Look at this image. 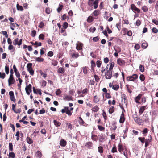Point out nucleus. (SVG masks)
<instances>
[{
	"label": "nucleus",
	"instance_id": "ea45409f",
	"mask_svg": "<svg viewBox=\"0 0 158 158\" xmlns=\"http://www.w3.org/2000/svg\"><path fill=\"white\" fill-rule=\"evenodd\" d=\"M98 150L99 152L100 153H102L103 152V148L102 146H99L98 148Z\"/></svg>",
	"mask_w": 158,
	"mask_h": 158
},
{
	"label": "nucleus",
	"instance_id": "aec40b11",
	"mask_svg": "<svg viewBox=\"0 0 158 158\" xmlns=\"http://www.w3.org/2000/svg\"><path fill=\"white\" fill-rule=\"evenodd\" d=\"M110 64H108L106 68H105L104 67H102V70H101V72L102 73V74L103 73L107 71L108 70L109 67V66Z\"/></svg>",
	"mask_w": 158,
	"mask_h": 158
},
{
	"label": "nucleus",
	"instance_id": "5fc2aeb1",
	"mask_svg": "<svg viewBox=\"0 0 158 158\" xmlns=\"http://www.w3.org/2000/svg\"><path fill=\"white\" fill-rule=\"evenodd\" d=\"M36 33V31L35 30H33L31 31V36H32V37H34L35 36Z\"/></svg>",
	"mask_w": 158,
	"mask_h": 158
},
{
	"label": "nucleus",
	"instance_id": "bb28decb",
	"mask_svg": "<svg viewBox=\"0 0 158 158\" xmlns=\"http://www.w3.org/2000/svg\"><path fill=\"white\" fill-rule=\"evenodd\" d=\"M100 100V98L97 95H95L94 97L93 102L95 103L98 102Z\"/></svg>",
	"mask_w": 158,
	"mask_h": 158
},
{
	"label": "nucleus",
	"instance_id": "c03bdc74",
	"mask_svg": "<svg viewBox=\"0 0 158 158\" xmlns=\"http://www.w3.org/2000/svg\"><path fill=\"white\" fill-rule=\"evenodd\" d=\"M35 60L38 62H43L44 61V59L42 58L39 57L36 58Z\"/></svg>",
	"mask_w": 158,
	"mask_h": 158
},
{
	"label": "nucleus",
	"instance_id": "5701e85b",
	"mask_svg": "<svg viewBox=\"0 0 158 158\" xmlns=\"http://www.w3.org/2000/svg\"><path fill=\"white\" fill-rule=\"evenodd\" d=\"M15 73L16 77L18 78L19 83H21V82H23V80L20 78V73L18 71Z\"/></svg>",
	"mask_w": 158,
	"mask_h": 158
},
{
	"label": "nucleus",
	"instance_id": "f257e3e1",
	"mask_svg": "<svg viewBox=\"0 0 158 158\" xmlns=\"http://www.w3.org/2000/svg\"><path fill=\"white\" fill-rule=\"evenodd\" d=\"M27 69L29 72L30 74L33 76L34 73V71L32 68V63H28L27 66Z\"/></svg>",
	"mask_w": 158,
	"mask_h": 158
},
{
	"label": "nucleus",
	"instance_id": "b1692460",
	"mask_svg": "<svg viewBox=\"0 0 158 158\" xmlns=\"http://www.w3.org/2000/svg\"><path fill=\"white\" fill-rule=\"evenodd\" d=\"M118 150L121 153H122V152L123 151L124 148L121 143H119L118 146Z\"/></svg>",
	"mask_w": 158,
	"mask_h": 158
},
{
	"label": "nucleus",
	"instance_id": "7ed1b4c3",
	"mask_svg": "<svg viewBox=\"0 0 158 158\" xmlns=\"http://www.w3.org/2000/svg\"><path fill=\"white\" fill-rule=\"evenodd\" d=\"M122 104L123 105H125L126 106H127V99L126 95L123 94L122 95Z\"/></svg>",
	"mask_w": 158,
	"mask_h": 158
},
{
	"label": "nucleus",
	"instance_id": "473e14b6",
	"mask_svg": "<svg viewBox=\"0 0 158 158\" xmlns=\"http://www.w3.org/2000/svg\"><path fill=\"white\" fill-rule=\"evenodd\" d=\"M114 110L115 108L114 106H111L110 107L109 110V113L110 114H112L114 111Z\"/></svg>",
	"mask_w": 158,
	"mask_h": 158
},
{
	"label": "nucleus",
	"instance_id": "9d476101",
	"mask_svg": "<svg viewBox=\"0 0 158 158\" xmlns=\"http://www.w3.org/2000/svg\"><path fill=\"white\" fill-rule=\"evenodd\" d=\"M131 9L135 13H136V12L138 13H139L140 12V10L137 8L135 5L133 4H132L131 5Z\"/></svg>",
	"mask_w": 158,
	"mask_h": 158
},
{
	"label": "nucleus",
	"instance_id": "c9c22d12",
	"mask_svg": "<svg viewBox=\"0 0 158 158\" xmlns=\"http://www.w3.org/2000/svg\"><path fill=\"white\" fill-rule=\"evenodd\" d=\"M99 109V108L98 107V106L97 105H96L92 108V111L94 112H98Z\"/></svg>",
	"mask_w": 158,
	"mask_h": 158
},
{
	"label": "nucleus",
	"instance_id": "6e6552de",
	"mask_svg": "<svg viewBox=\"0 0 158 158\" xmlns=\"http://www.w3.org/2000/svg\"><path fill=\"white\" fill-rule=\"evenodd\" d=\"M134 120L137 124L139 125H142L143 123V120L140 119L139 117L137 118H135Z\"/></svg>",
	"mask_w": 158,
	"mask_h": 158
},
{
	"label": "nucleus",
	"instance_id": "9b49d317",
	"mask_svg": "<svg viewBox=\"0 0 158 158\" xmlns=\"http://www.w3.org/2000/svg\"><path fill=\"white\" fill-rule=\"evenodd\" d=\"M8 82L9 85V86L15 83V80L13 77V76H10L8 80Z\"/></svg>",
	"mask_w": 158,
	"mask_h": 158
},
{
	"label": "nucleus",
	"instance_id": "4c0bfd02",
	"mask_svg": "<svg viewBox=\"0 0 158 158\" xmlns=\"http://www.w3.org/2000/svg\"><path fill=\"white\" fill-rule=\"evenodd\" d=\"M138 139L141 142V144L143 145L144 143L145 138L144 137H139L138 138Z\"/></svg>",
	"mask_w": 158,
	"mask_h": 158
},
{
	"label": "nucleus",
	"instance_id": "a18cd8bd",
	"mask_svg": "<svg viewBox=\"0 0 158 158\" xmlns=\"http://www.w3.org/2000/svg\"><path fill=\"white\" fill-rule=\"evenodd\" d=\"M114 63L113 62H112L110 63V64L109 65V70L112 71V70L113 69V68L114 66Z\"/></svg>",
	"mask_w": 158,
	"mask_h": 158
},
{
	"label": "nucleus",
	"instance_id": "338daca9",
	"mask_svg": "<svg viewBox=\"0 0 158 158\" xmlns=\"http://www.w3.org/2000/svg\"><path fill=\"white\" fill-rule=\"evenodd\" d=\"M102 62L100 60H98L96 62V65L97 67L100 68L101 66Z\"/></svg>",
	"mask_w": 158,
	"mask_h": 158
},
{
	"label": "nucleus",
	"instance_id": "2eb2a0df",
	"mask_svg": "<svg viewBox=\"0 0 158 158\" xmlns=\"http://www.w3.org/2000/svg\"><path fill=\"white\" fill-rule=\"evenodd\" d=\"M83 45V44L82 43L79 42L77 44L76 48L78 50L82 51V47Z\"/></svg>",
	"mask_w": 158,
	"mask_h": 158
},
{
	"label": "nucleus",
	"instance_id": "6e6d98bb",
	"mask_svg": "<svg viewBox=\"0 0 158 158\" xmlns=\"http://www.w3.org/2000/svg\"><path fill=\"white\" fill-rule=\"evenodd\" d=\"M44 23L43 22L41 21L39 23V24L38 26V27L41 28H42L44 27Z\"/></svg>",
	"mask_w": 158,
	"mask_h": 158
},
{
	"label": "nucleus",
	"instance_id": "603ef678",
	"mask_svg": "<svg viewBox=\"0 0 158 158\" xmlns=\"http://www.w3.org/2000/svg\"><path fill=\"white\" fill-rule=\"evenodd\" d=\"M123 155L126 158H128V151L126 148L125 149V150L123 152Z\"/></svg>",
	"mask_w": 158,
	"mask_h": 158
},
{
	"label": "nucleus",
	"instance_id": "680f3d73",
	"mask_svg": "<svg viewBox=\"0 0 158 158\" xmlns=\"http://www.w3.org/2000/svg\"><path fill=\"white\" fill-rule=\"evenodd\" d=\"M98 128L99 129V130L100 131H104L105 129V128L104 127H102V126H101L100 125H98Z\"/></svg>",
	"mask_w": 158,
	"mask_h": 158
},
{
	"label": "nucleus",
	"instance_id": "0eeeda50",
	"mask_svg": "<svg viewBox=\"0 0 158 158\" xmlns=\"http://www.w3.org/2000/svg\"><path fill=\"white\" fill-rule=\"evenodd\" d=\"M100 14V11L98 10H94L91 15L93 16L94 19H97L98 18V16Z\"/></svg>",
	"mask_w": 158,
	"mask_h": 158
},
{
	"label": "nucleus",
	"instance_id": "2f4dec72",
	"mask_svg": "<svg viewBox=\"0 0 158 158\" xmlns=\"http://www.w3.org/2000/svg\"><path fill=\"white\" fill-rule=\"evenodd\" d=\"M27 142L29 144H31L33 142V140L30 137H27L26 139Z\"/></svg>",
	"mask_w": 158,
	"mask_h": 158
},
{
	"label": "nucleus",
	"instance_id": "f704fd0d",
	"mask_svg": "<svg viewBox=\"0 0 158 158\" xmlns=\"http://www.w3.org/2000/svg\"><path fill=\"white\" fill-rule=\"evenodd\" d=\"M65 70L64 69L63 67H60L59 68L58 70V72L59 73H60L62 74H63L64 73Z\"/></svg>",
	"mask_w": 158,
	"mask_h": 158
},
{
	"label": "nucleus",
	"instance_id": "4468645a",
	"mask_svg": "<svg viewBox=\"0 0 158 158\" xmlns=\"http://www.w3.org/2000/svg\"><path fill=\"white\" fill-rule=\"evenodd\" d=\"M142 96V94H140L135 98V101L136 103L140 104V102H139V101L140 99Z\"/></svg>",
	"mask_w": 158,
	"mask_h": 158
},
{
	"label": "nucleus",
	"instance_id": "a19ab883",
	"mask_svg": "<svg viewBox=\"0 0 158 158\" xmlns=\"http://www.w3.org/2000/svg\"><path fill=\"white\" fill-rule=\"evenodd\" d=\"M119 88V85H115L112 86V89L115 90H117Z\"/></svg>",
	"mask_w": 158,
	"mask_h": 158
},
{
	"label": "nucleus",
	"instance_id": "dca6fc26",
	"mask_svg": "<svg viewBox=\"0 0 158 158\" xmlns=\"http://www.w3.org/2000/svg\"><path fill=\"white\" fill-rule=\"evenodd\" d=\"M99 141L100 143H103L105 141V136L102 134L99 135Z\"/></svg>",
	"mask_w": 158,
	"mask_h": 158
},
{
	"label": "nucleus",
	"instance_id": "3c124183",
	"mask_svg": "<svg viewBox=\"0 0 158 158\" xmlns=\"http://www.w3.org/2000/svg\"><path fill=\"white\" fill-rule=\"evenodd\" d=\"M52 64L53 66H55L57 65L58 62L57 61L55 60H52Z\"/></svg>",
	"mask_w": 158,
	"mask_h": 158
},
{
	"label": "nucleus",
	"instance_id": "4be33fe9",
	"mask_svg": "<svg viewBox=\"0 0 158 158\" xmlns=\"http://www.w3.org/2000/svg\"><path fill=\"white\" fill-rule=\"evenodd\" d=\"M146 106H142L140 107L139 110V115H141L146 109Z\"/></svg>",
	"mask_w": 158,
	"mask_h": 158
},
{
	"label": "nucleus",
	"instance_id": "58836bf2",
	"mask_svg": "<svg viewBox=\"0 0 158 158\" xmlns=\"http://www.w3.org/2000/svg\"><path fill=\"white\" fill-rule=\"evenodd\" d=\"M15 154L14 152H11L9 153V158H15Z\"/></svg>",
	"mask_w": 158,
	"mask_h": 158
},
{
	"label": "nucleus",
	"instance_id": "69168bd1",
	"mask_svg": "<svg viewBox=\"0 0 158 158\" xmlns=\"http://www.w3.org/2000/svg\"><path fill=\"white\" fill-rule=\"evenodd\" d=\"M141 23V22L140 20H137L135 23V25L137 26H139Z\"/></svg>",
	"mask_w": 158,
	"mask_h": 158
},
{
	"label": "nucleus",
	"instance_id": "6ab92c4d",
	"mask_svg": "<svg viewBox=\"0 0 158 158\" xmlns=\"http://www.w3.org/2000/svg\"><path fill=\"white\" fill-rule=\"evenodd\" d=\"M123 30H124L125 31V33L123 35H125L126 32H127V34L128 36H131L132 35V33L131 30L128 31L127 29L126 28L123 29Z\"/></svg>",
	"mask_w": 158,
	"mask_h": 158
},
{
	"label": "nucleus",
	"instance_id": "8fccbe9b",
	"mask_svg": "<svg viewBox=\"0 0 158 158\" xmlns=\"http://www.w3.org/2000/svg\"><path fill=\"white\" fill-rule=\"evenodd\" d=\"M148 46V44L146 42L143 43L141 45L142 48L143 49H145Z\"/></svg>",
	"mask_w": 158,
	"mask_h": 158
},
{
	"label": "nucleus",
	"instance_id": "13d9d810",
	"mask_svg": "<svg viewBox=\"0 0 158 158\" xmlns=\"http://www.w3.org/2000/svg\"><path fill=\"white\" fill-rule=\"evenodd\" d=\"M94 0H89L88 4V5L90 6L91 7L93 6V3Z\"/></svg>",
	"mask_w": 158,
	"mask_h": 158
},
{
	"label": "nucleus",
	"instance_id": "39448f33",
	"mask_svg": "<svg viewBox=\"0 0 158 158\" xmlns=\"http://www.w3.org/2000/svg\"><path fill=\"white\" fill-rule=\"evenodd\" d=\"M105 76L106 79H110L112 77V71L109 70L105 72Z\"/></svg>",
	"mask_w": 158,
	"mask_h": 158
},
{
	"label": "nucleus",
	"instance_id": "de8ad7c7",
	"mask_svg": "<svg viewBox=\"0 0 158 158\" xmlns=\"http://www.w3.org/2000/svg\"><path fill=\"white\" fill-rule=\"evenodd\" d=\"M79 122L80 123V124L81 125H84V124L85 123V122L82 119V118L81 117H79Z\"/></svg>",
	"mask_w": 158,
	"mask_h": 158
},
{
	"label": "nucleus",
	"instance_id": "cd10ccee",
	"mask_svg": "<svg viewBox=\"0 0 158 158\" xmlns=\"http://www.w3.org/2000/svg\"><path fill=\"white\" fill-rule=\"evenodd\" d=\"M94 8L96 9L98 7V0H95L93 3Z\"/></svg>",
	"mask_w": 158,
	"mask_h": 158
},
{
	"label": "nucleus",
	"instance_id": "c85d7f7f",
	"mask_svg": "<svg viewBox=\"0 0 158 158\" xmlns=\"http://www.w3.org/2000/svg\"><path fill=\"white\" fill-rule=\"evenodd\" d=\"M42 154L38 150L36 152V156L37 157L41 158L42 156Z\"/></svg>",
	"mask_w": 158,
	"mask_h": 158
},
{
	"label": "nucleus",
	"instance_id": "7c9ffc66",
	"mask_svg": "<svg viewBox=\"0 0 158 158\" xmlns=\"http://www.w3.org/2000/svg\"><path fill=\"white\" fill-rule=\"evenodd\" d=\"M85 146L87 148H90L92 147L93 144L92 142H89L86 143Z\"/></svg>",
	"mask_w": 158,
	"mask_h": 158
},
{
	"label": "nucleus",
	"instance_id": "393cba45",
	"mask_svg": "<svg viewBox=\"0 0 158 158\" xmlns=\"http://www.w3.org/2000/svg\"><path fill=\"white\" fill-rule=\"evenodd\" d=\"M94 17L91 15L88 17L87 19V22L89 23H91L94 21Z\"/></svg>",
	"mask_w": 158,
	"mask_h": 158
},
{
	"label": "nucleus",
	"instance_id": "f8f14e48",
	"mask_svg": "<svg viewBox=\"0 0 158 158\" xmlns=\"http://www.w3.org/2000/svg\"><path fill=\"white\" fill-rule=\"evenodd\" d=\"M126 87L127 91L130 94L132 93V90L134 89V87L132 85H129L128 84L126 85Z\"/></svg>",
	"mask_w": 158,
	"mask_h": 158
},
{
	"label": "nucleus",
	"instance_id": "a878e982",
	"mask_svg": "<svg viewBox=\"0 0 158 158\" xmlns=\"http://www.w3.org/2000/svg\"><path fill=\"white\" fill-rule=\"evenodd\" d=\"M63 6L61 3H60L59 5V7L57 9V11L58 13H60L61 12L63 8Z\"/></svg>",
	"mask_w": 158,
	"mask_h": 158
},
{
	"label": "nucleus",
	"instance_id": "79ce46f5",
	"mask_svg": "<svg viewBox=\"0 0 158 158\" xmlns=\"http://www.w3.org/2000/svg\"><path fill=\"white\" fill-rule=\"evenodd\" d=\"M111 152L114 153L115 152H117V148L115 145H114V146L112 147V149L111 150Z\"/></svg>",
	"mask_w": 158,
	"mask_h": 158
},
{
	"label": "nucleus",
	"instance_id": "20e7f679",
	"mask_svg": "<svg viewBox=\"0 0 158 158\" xmlns=\"http://www.w3.org/2000/svg\"><path fill=\"white\" fill-rule=\"evenodd\" d=\"M61 112L62 113H65L69 116H71L72 114V113L69 109V107L67 106L64 107L63 109L61 110Z\"/></svg>",
	"mask_w": 158,
	"mask_h": 158
},
{
	"label": "nucleus",
	"instance_id": "72a5a7b5",
	"mask_svg": "<svg viewBox=\"0 0 158 158\" xmlns=\"http://www.w3.org/2000/svg\"><path fill=\"white\" fill-rule=\"evenodd\" d=\"M53 122L54 125L56 127L60 126L61 124L60 122H58V121L56 120H54L53 121Z\"/></svg>",
	"mask_w": 158,
	"mask_h": 158
},
{
	"label": "nucleus",
	"instance_id": "37998d69",
	"mask_svg": "<svg viewBox=\"0 0 158 158\" xmlns=\"http://www.w3.org/2000/svg\"><path fill=\"white\" fill-rule=\"evenodd\" d=\"M91 69L92 70H93L96 66L95 62L93 60H92L91 62Z\"/></svg>",
	"mask_w": 158,
	"mask_h": 158
},
{
	"label": "nucleus",
	"instance_id": "052dcab7",
	"mask_svg": "<svg viewBox=\"0 0 158 158\" xmlns=\"http://www.w3.org/2000/svg\"><path fill=\"white\" fill-rule=\"evenodd\" d=\"M114 49L115 51L117 52H120L121 51L120 48L119 47H117L116 48H114Z\"/></svg>",
	"mask_w": 158,
	"mask_h": 158
},
{
	"label": "nucleus",
	"instance_id": "e2e57ef3",
	"mask_svg": "<svg viewBox=\"0 0 158 158\" xmlns=\"http://www.w3.org/2000/svg\"><path fill=\"white\" fill-rule=\"evenodd\" d=\"M139 69L141 72H143L144 71V68L143 66L140 65L139 67Z\"/></svg>",
	"mask_w": 158,
	"mask_h": 158
},
{
	"label": "nucleus",
	"instance_id": "bf43d9fd",
	"mask_svg": "<svg viewBox=\"0 0 158 158\" xmlns=\"http://www.w3.org/2000/svg\"><path fill=\"white\" fill-rule=\"evenodd\" d=\"M5 70L6 74H8L9 71V67L7 66H6L5 68Z\"/></svg>",
	"mask_w": 158,
	"mask_h": 158
},
{
	"label": "nucleus",
	"instance_id": "864d4df0",
	"mask_svg": "<svg viewBox=\"0 0 158 158\" xmlns=\"http://www.w3.org/2000/svg\"><path fill=\"white\" fill-rule=\"evenodd\" d=\"M6 77V74L5 73H1L0 72V78L4 79Z\"/></svg>",
	"mask_w": 158,
	"mask_h": 158
},
{
	"label": "nucleus",
	"instance_id": "ddd939ff",
	"mask_svg": "<svg viewBox=\"0 0 158 158\" xmlns=\"http://www.w3.org/2000/svg\"><path fill=\"white\" fill-rule=\"evenodd\" d=\"M63 100L67 101H73V98L71 96L64 94L63 97Z\"/></svg>",
	"mask_w": 158,
	"mask_h": 158
},
{
	"label": "nucleus",
	"instance_id": "f03ea898",
	"mask_svg": "<svg viewBox=\"0 0 158 158\" xmlns=\"http://www.w3.org/2000/svg\"><path fill=\"white\" fill-rule=\"evenodd\" d=\"M138 76L137 74H133L132 76L127 77L126 78V80L128 81H134L135 80H136L138 78Z\"/></svg>",
	"mask_w": 158,
	"mask_h": 158
},
{
	"label": "nucleus",
	"instance_id": "412c9836",
	"mask_svg": "<svg viewBox=\"0 0 158 158\" xmlns=\"http://www.w3.org/2000/svg\"><path fill=\"white\" fill-rule=\"evenodd\" d=\"M60 144L61 147H64L67 144V142L64 139H61L60 141Z\"/></svg>",
	"mask_w": 158,
	"mask_h": 158
},
{
	"label": "nucleus",
	"instance_id": "423d86ee",
	"mask_svg": "<svg viewBox=\"0 0 158 158\" xmlns=\"http://www.w3.org/2000/svg\"><path fill=\"white\" fill-rule=\"evenodd\" d=\"M19 39L18 38H16L13 41V43L14 45H17L18 46H20L22 44V39H20L19 41Z\"/></svg>",
	"mask_w": 158,
	"mask_h": 158
},
{
	"label": "nucleus",
	"instance_id": "774afa93",
	"mask_svg": "<svg viewBox=\"0 0 158 158\" xmlns=\"http://www.w3.org/2000/svg\"><path fill=\"white\" fill-rule=\"evenodd\" d=\"M96 30V28L94 27H92L89 29V31L90 32L94 33Z\"/></svg>",
	"mask_w": 158,
	"mask_h": 158
},
{
	"label": "nucleus",
	"instance_id": "09e8293b",
	"mask_svg": "<svg viewBox=\"0 0 158 158\" xmlns=\"http://www.w3.org/2000/svg\"><path fill=\"white\" fill-rule=\"evenodd\" d=\"M83 72L84 74H86L87 73L88 68L86 66H85L83 68Z\"/></svg>",
	"mask_w": 158,
	"mask_h": 158
},
{
	"label": "nucleus",
	"instance_id": "0e129e2a",
	"mask_svg": "<svg viewBox=\"0 0 158 158\" xmlns=\"http://www.w3.org/2000/svg\"><path fill=\"white\" fill-rule=\"evenodd\" d=\"M9 150L10 151H13V145L11 143H9Z\"/></svg>",
	"mask_w": 158,
	"mask_h": 158
},
{
	"label": "nucleus",
	"instance_id": "49530a36",
	"mask_svg": "<svg viewBox=\"0 0 158 158\" xmlns=\"http://www.w3.org/2000/svg\"><path fill=\"white\" fill-rule=\"evenodd\" d=\"M17 8L18 10L20 11H23V7L20 6L18 4H17Z\"/></svg>",
	"mask_w": 158,
	"mask_h": 158
},
{
	"label": "nucleus",
	"instance_id": "a211bd4d",
	"mask_svg": "<svg viewBox=\"0 0 158 158\" xmlns=\"http://www.w3.org/2000/svg\"><path fill=\"white\" fill-rule=\"evenodd\" d=\"M152 140V137L151 136H150V139H145L144 142L145 143V147H147L149 145L151 141Z\"/></svg>",
	"mask_w": 158,
	"mask_h": 158
},
{
	"label": "nucleus",
	"instance_id": "c756f323",
	"mask_svg": "<svg viewBox=\"0 0 158 158\" xmlns=\"http://www.w3.org/2000/svg\"><path fill=\"white\" fill-rule=\"evenodd\" d=\"M91 139L97 142L98 139L97 135L95 134L92 135Z\"/></svg>",
	"mask_w": 158,
	"mask_h": 158
},
{
	"label": "nucleus",
	"instance_id": "4d7b16f0",
	"mask_svg": "<svg viewBox=\"0 0 158 158\" xmlns=\"http://www.w3.org/2000/svg\"><path fill=\"white\" fill-rule=\"evenodd\" d=\"M125 119V118L124 117H120V119L119 120V122L120 123H123Z\"/></svg>",
	"mask_w": 158,
	"mask_h": 158
},
{
	"label": "nucleus",
	"instance_id": "1a4fd4ad",
	"mask_svg": "<svg viewBox=\"0 0 158 158\" xmlns=\"http://www.w3.org/2000/svg\"><path fill=\"white\" fill-rule=\"evenodd\" d=\"M32 86L31 84H29L28 85H27L25 88V90L27 94L28 95H29L30 93L32 92Z\"/></svg>",
	"mask_w": 158,
	"mask_h": 158
},
{
	"label": "nucleus",
	"instance_id": "e433bc0d",
	"mask_svg": "<svg viewBox=\"0 0 158 158\" xmlns=\"http://www.w3.org/2000/svg\"><path fill=\"white\" fill-rule=\"evenodd\" d=\"M142 10L144 12H147L148 11V9L147 6L144 5L142 7Z\"/></svg>",
	"mask_w": 158,
	"mask_h": 158
},
{
	"label": "nucleus",
	"instance_id": "f3484780",
	"mask_svg": "<svg viewBox=\"0 0 158 158\" xmlns=\"http://www.w3.org/2000/svg\"><path fill=\"white\" fill-rule=\"evenodd\" d=\"M117 63L120 66H122L125 65V62L124 60L121 58H119L117 60Z\"/></svg>",
	"mask_w": 158,
	"mask_h": 158
}]
</instances>
